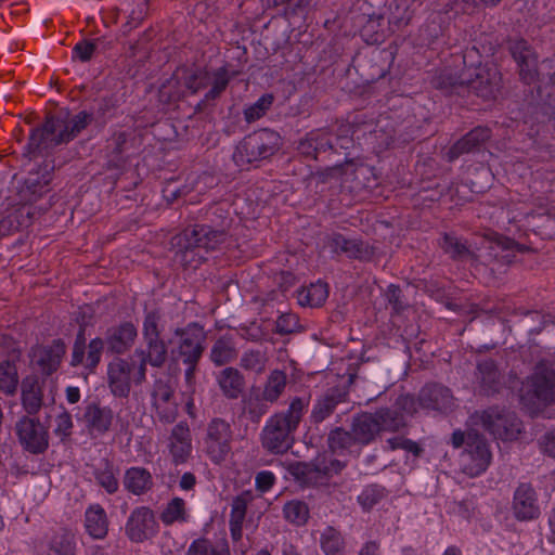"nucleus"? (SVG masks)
<instances>
[{"label":"nucleus","mask_w":555,"mask_h":555,"mask_svg":"<svg viewBox=\"0 0 555 555\" xmlns=\"http://www.w3.org/2000/svg\"><path fill=\"white\" fill-rule=\"evenodd\" d=\"M93 116L81 111L70 118L49 115L41 127L31 130L27 144L30 157L44 155L52 147L76 138L92 121Z\"/></svg>","instance_id":"obj_1"},{"label":"nucleus","mask_w":555,"mask_h":555,"mask_svg":"<svg viewBox=\"0 0 555 555\" xmlns=\"http://www.w3.org/2000/svg\"><path fill=\"white\" fill-rule=\"evenodd\" d=\"M308 404V399L296 397L291 401L287 411L275 413L267 421L260 434L261 447L267 452L281 455L292 449L295 431Z\"/></svg>","instance_id":"obj_2"},{"label":"nucleus","mask_w":555,"mask_h":555,"mask_svg":"<svg viewBox=\"0 0 555 555\" xmlns=\"http://www.w3.org/2000/svg\"><path fill=\"white\" fill-rule=\"evenodd\" d=\"M228 233L225 228L214 229L208 224H195L183 230L177 236L180 262L186 267L196 268L204 259L201 250H214L225 243Z\"/></svg>","instance_id":"obj_3"},{"label":"nucleus","mask_w":555,"mask_h":555,"mask_svg":"<svg viewBox=\"0 0 555 555\" xmlns=\"http://www.w3.org/2000/svg\"><path fill=\"white\" fill-rule=\"evenodd\" d=\"M162 313L158 310L147 311L144 315L142 336L145 348L135 349L134 356L140 359L133 379L137 385L142 384L146 378V365L162 367L168 356V347L160 338Z\"/></svg>","instance_id":"obj_4"},{"label":"nucleus","mask_w":555,"mask_h":555,"mask_svg":"<svg viewBox=\"0 0 555 555\" xmlns=\"http://www.w3.org/2000/svg\"><path fill=\"white\" fill-rule=\"evenodd\" d=\"M451 442L455 449H462L459 457L462 473L469 477H477L487 470L492 460V453L483 435L475 429L455 430L452 434Z\"/></svg>","instance_id":"obj_5"},{"label":"nucleus","mask_w":555,"mask_h":555,"mask_svg":"<svg viewBox=\"0 0 555 555\" xmlns=\"http://www.w3.org/2000/svg\"><path fill=\"white\" fill-rule=\"evenodd\" d=\"M175 335L180 337L177 356L186 365L185 380L188 384H192L205 350L203 328L197 323H191L184 328H176Z\"/></svg>","instance_id":"obj_6"},{"label":"nucleus","mask_w":555,"mask_h":555,"mask_svg":"<svg viewBox=\"0 0 555 555\" xmlns=\"http://www.w3.org/2000/svg\"><path fill=\"white\" fill-rule=\"evenodd\" d=\"M345 464L325 454L318 455L310 462H295L289 464V475L301 486L310 487L323 482L326 478L343 470Z\"/></svg>","instance_id":"obj_7"},{"label":"nucleus","mask_w":555,"mask_h":555,"mask_svg":"<svg viewBox=\"0 0 555 555\" xmlns=\"http://www.w3.org/2000/svg\"><path fill=\"white\" fill-rule=\"evenodd\" d=\"M233 429L231 424L214 417L206 426L203 438L204 452L215 464L223 463L232 452Z\"/></svg>","instance_id":"obj_8"},{"label":"nucleus","mask_w":555,"mask_h":555,"mask_svg":"<svg viewBox=\"0 0 555 555\" xmlns=\"http://www.w3.org/2000/svg\"><path fill=\"white\" fill-rule=\"evenodd\" d=\"M14 431L23 450L30 454H43L49 449V427L36 416L23 415L14 425Z\"/></svg>","instance_id":"obj_9"},{"label":"nucleus","mask_w":555,"mask_h":555,"mask_svg":"<svg viewBox=\"0 0 555 555\" xmlns=\"http://www.w3.org/2000/svg\"><path fill=\"white\" fill-rule=\"evenodd\" d=\"M479 420L486 430L494 438L502 440H513L521 431V422L511 412L500 410L499 408H489L482 411Z\"/></svg>","instance_id":"obj_10"},{"label":"nucleus","mask_w":555,"mask_h":555,"mask_svg":"<svg viewBox=\"0 0 555 555\" xmlns=\"http://www.w3.org/2000/svg\"><path fill=\"white\" fill-rule=\"evenodd\" d=\"M280 141L278 132L262 129L245 138L240 152L246 156L248 163L266 159L280 150Z\"/></svg>","instance_id":"obj_11"},{"label":"nucleus","mask_w":555,"mask_h":555,"mask_svg":"<svg viewBox=\"0 0 555 555\" xmlns=\"http://www.w3.org/2000/svg\"><path fill=\"white\" fill-rule=\"evenodd\" d=\"M85 333V325H80L73 346L70 365H85L86 369L93 372L101 362L106 344L104 338L95 337L87 346Z\"/></svg>","instance_id":"obj_12"},{"label":"nucleus","mask_w":555,"mask_h":555,"mask_svg":"<svg viewBox=\"0 0 555 555\" xmlns=\"http://www.w3.org/2000/svg\"><path fill=\"white\" fill-rule=\"evenodd\" d=\"M157 530L158 524L155 514L147 506L135 507L125 526L126 535L134 543H142L151 539Z\"/></svg>","instance_id":"obj_13"},{"label":"nucleus","mask_w":555,"mask_h":555,"mask_svg":"<svg viewBox=\"0 0 555 555\" xmlns=\"http://www.w3.org/2000/svg\"><path fill=\"white\" fill-rule=\"evenodd\" d=\"M526 395L544 404L555 402V371L544 364L537 365L526 383Z\"/></svg>","instance_id":"obj_14"},{"label":"nucleus","mask_w":555,"mask_h":555,"mask_svg":"<svg viewBox=\"0 0 555 555\" xmlns=\"http://www.w3.org/2000/svg\"><path fill=\"white\" fill-rule=\"evenodd\" d=\"M138 365L124 358H115L107 365V384L116 398H127L134 382L133 373Z\"/></svg>","instance_id":"obj_15"},{"label":"nucleus","mask_w":555,"mask_h":555,"mask_svg":"<svg viewBox=\"0 0 555 555\" xmlns=\"http://www.w3.org/2000/svg\"><path fill=\"white\" fill-rule=\"evenodd\" d=\"M296 151L306 159L319 160L327 152H335L333 135L327 128H318L300 138Z\"/></svg>","instance_id":"obj_16"},{"label":"nucleus","mask_w":555,"mask_h":555,"mask_svg":"<svg viewBox=\"0 0 555 555\" xmlns=\"http://www.w3.org/2000/svg\"><path fill=\"white\" fill-rule=\"evenodd\" d=\"M502 77L494 67L479 66L476 68L475 77H466V94L474 93L483 100L495 99L501 89Z\"/></svg>","instance_id":"obj_17"},{"label":"nucleus","mask_w":555,"mask_h":555,"mask_svg":"<svg viewBox=\"0 0 555 555\" xmlns=\"http://www.w3.org/2000/svg\"><path fill=\"white\" fill-rule=\"evenodd\" d=\"M152 405L158 420L166 424L176 421L179 412L172 387L163 379H157L153 385Z\"/></svg>","instance_id":"obj_18"},{"label":"nucleus","mask_w":555,"mask_h":555,"mask_svg":"<svg viewBox=\"0 0 555 555\" xmlns=\"http://www.w3.org/2000/svg\"><path fill=\"white\" fill-rule=\"evenodd\" d=\"M137 337L138 330L130 321H124L108 327L104 336L107 352L113 354L126 353L132 348Z\"/></svg>","instance_id":"obj_19"},{"label":"nucleus","mask_w":555,"mask_h":555,"mask_svg":"<svg viewBox=\"0 0 555 555\" xmlns=\"http://www.w3.org/2000/svg\"><path fill=\"white\" fill-rule=\"evenodd\" d=\"M513 513L517 520L529 521L540 516V506L535 490L529 483L517 487L513 499Z\"/></svg>","instance_id":"obj_20"},{"label":"nucleus","mask_w":555,"mask_h":555,"mask_svg":"<svg viewBox=\"0 0 555 555\" xmlns=\"http://www.w3.org/2000/svg\"><path fill=\"white\" fill-rule=\"evenodd\" d=\"M348 401V391L343 387H332L321 395L314 402L310 421L320 424L330 417L340 403Z\"/></svg>","instance_id":"obj_21"},{"label":"nucleus","mask_w":555,"mask_h":555,"mask_svg":"<svg viewBox=\"0 0 555 555\" xmlns=\"http://www.w3.org/2000/svg\"><path fill=\"white\" fill-rule=\"evenodd\" d=\"M475 378L479 391L487 396L499 392L503 386L502 373L494 360L489 358L478 361Z\"/></svg>","instance_id":"obj_22"},{"label":"nucleus","mask_w":555,"mask_h":555,"mask_svg":"<svg viewBox=\"0 0 555 555\" xmlns=\"http://www.w3.org/2000/svg\"><path fill=\"white\" fill-rule=\"evenodd\" d=\"M66 353V345L62 339H54L48 346L39 347L34 357L41 373L49 376L55 373Z\"/></svg>","instance_id":"obj_23"},{"label":"nucleus","mask_w":555,"mask_h":555,"mask_svg":"<svg viewBox=\"0 0 555 555\" xmlns=\"http://www.w3.org/2000/svg\"><path fill=\"white\" fill-rule=\"evenodd\" d=\"M52 171L53 166L46 164L39 170L29 172L20 192L21 197L28 203H33L49 192Z\"/></svg>","instance_id":"obj_24"},{"label":"nucleus","mask_w":555,"mask_h":555,"mask_svg":"<svg viewBox=\"0 0 555 555\" xmlns=\"http://www.w3.org/2000/svg\"><path fill=\"white\" fill-rule=\"evenodd\" d=\"M168 448L176 465L183 464L189 460L192 452V438L185 422L178 423L171 429Z\"/></svg>","instance_id":"obj_25"},{"label":"nucleus","mask_w":555,"mask_h":555,"mask_svg":"<svg viewBox=\"0 0 555 555\" xmlns=\"http://www.w3.org/2000/svg\"><path fill=\"white\" fill-rule=\"evenodd\" d=\"M114 420L113 410L91 402L85 408L82 421L90 435H104L109 431Z\"/></svg>","instance_id":"obj_26"},{"label":"nucleus","mask_w":555,"mask_h":555,"mask_svg":"<svg viewBox=\"0 0 555 555\" xmlns=\"http://www.w3.org/2000/svg\"><path fill=\"white\" fill-rule=\"evenodd\" d=\"M490 137L491 130L488 127H475L449 149L447 152L448 160L453 162L463 154L478 151Z\"/></svg>","instance_id":"obj_27"},{"label":"nucleus","mask_w":555,"mask_h":555,"mask_svg":"<svg viewBox=\"0 0 555 555\" xmlns=\"http://www.w3.org/2000/svg\"><path fill=\"white\" fill-rule=\"evenodd\" d=\"M418 404L425 409L447 411L453 405V396L443 385L427 384L420 391Z\"/></svg>","instance_id":"obj_28"},{"label":"nucleus","mask_w":555,"mask_h":555,"mask_svg":"<svg viewBox=\"0 0 555 555\" xmlns=\"http://www.w3.org/2000/svg\"><path fill=\"white\" fill-rule=\"evenodd\" d=\"M22 405L29 416H36L43 404L42 387L36 376H27L21 385Z\"/></svg>","instance_id":"obj_29"},{"label":"nucleus","mask_w":555,"mask_h":555,"mask_svg":"<svg viewBox=\"0 0 555 555\" xmlns=\"http://www.w3.org/2000/svg\"><path fill=\"white\" fill-rule=\"evenodd\" d=\"M351 430L358 444L366 446L379 434L378 424L373 413L363 412L353 417Z\"/></svg>","instance_id":"obj_30"},{"label":"nucleus","mask_w":555,"mask_h":555,"mask_svg":"<svg viewBox=\"0 0 555 555\" xmlns=\"http://www.w3.org/2000/svg\"><path fill=\"white\" fill-rule=\"evenodd\" d=\"M331 247L336 254H344L354 259H366L372 255L370 246L366 243L356 238H347L343 234L333 235Z\"/></svg>","instance_id":"obj_31"},{"label":"nucleus","mask_w":555,"mask_h":555,"mask_svg":"<svg viewBox=\"0 0 555 555\" xmlns=\"http://www.w3.org/2000/svg\"><path fill=\"white\" fill-rule=\"evenodd\" d=\"M217 382L223 396L228 399H237L245 388V378L235 367L228 366L219 372Z\"/></svg>","instance_id":"obj_32"},{"label":"nucleus","mask_w":555,"mask_h":555,"mask_svg":"<svg viewBox=\"0 0 555 555\" xmlns=\"http://www.w3.org/2000/svg\"><path fill=\"white\" fill-rule=\"evenodd\" d=\"M124 487L134 495L145 494L153 488V477L144 467H130L125 472Z\"/></svg>","instance_id":"obj_33"},{"label":"nucleus","mask_w":555,"mask_h":555,"mask_svg":"<svg viewBox=\"0 0 555 555\" xmlns=\"http://www.w3.org/2000/svg\"><path fill=\"white\" fill-rule=\"evenodd\" d=\"M238 351L231 337H219L211 346L209 359L216 366H223L235 361Z\"/></svg>","instance_id":"obj_34"},{"label":"nucleus","mask_w":555,"mask_h":555,"mask_svg":"<svg viewBox=\"0 0 555 555\" xmlns=\"http://www.w3.org/2000/svg\"><path fill=\"white\" fill-rule=\"evenodd\" d=\"M185 555H230V546L225 537L216 541L202 537L192 541Z\"/></svg>","instance_id":"obj_35"},{"label":"nucleus","mask_w":555,"mask_h":555,"mask_svg":"<svg viewBox=\"0 0 555 555\" xmlns=\"http://www.w3.org/2000/svg\"><path fill=\"white\" fill-rule=\"evenodd\" d=\"M85 527L94 539H104L108 531V519L101 505H92L86 511Z\"/></svg>","instance_id":"obj_36"},{"label":"nucleus","mask_w":555,"mask_h":555,"mask_svg":"<svg viewBox=\"0 0 555 555\" xmlns=\"http://www.w3.org/2000/svg\"><path fill=\"white\" fill-rule=\"evenodd\" d=\"M48 547L53 555H75V534L66 528H59L49 538Z\"/></svg>","instance_id":"obj_37"},{"label":"nucleus","mask_w":555,"mask_h":555,"mask_svg":"<svg viewBox=\"0 0 555 555\" xmlns=\"http://www.w3.org/2000/svg\"><path fill=\"white\" fill-rule=\"evenodd\" d=\"M433 86L440 90L444 95L457 94L464 96L466 94V77L461 75L456 77L448 70L441 72L433 79Z\"/></svg>","instance_id":"obj_38"},{"label":"nucleus","mask_w":555,"mask_h":555,"mask_svg":"<svg viewBox=\"0 0 555 555\" xmlns=\"http://www.w3.org/2000/svg\"><path fill=\"white\" fill-rule=\"evenodd\" d=\"M93 476L96 483L108 494H114L118 491L117 469L108 459H104L100 466L94 468Z\"/></svg>","instance_id":"obj_39"},{"label":"nucleus","mask_w":555,"mask_h":555,"mask_svg":"<svg viewBox=\"0 0 555 555\" xmlns=\"http://www.w3.org/2000/svg\"><path fill=\"white\" fill-rule=\"evenodd\" d=\"M287 385V375L284 371L273 370L267 377L261 396L269 403L276 402L283 395Z\"/></svg>","instance_id":"obj_40"},{"label":"nucleus","mask_w":555,"mask_h":555,"mask_svg":"<svg viewBox=\"0 0 555 555\" xmlns=\"http://www.w3.org/2000/svg\"><path fill=\"white\" fill-rule=\"evenodd\" d=\"M320 546L325 555H346V541L341 532L332 526L321 533Z\"/></svg>","instance_id":"obj_41"},{"label":"nucleus","mask_w":555,"mask_h":555,"mask_svg":"<svg viewBox=\"0 0 555 555\" xmlns=\"http://www.w3.org/2000/svg\"><path fill=\"white\" fill-rule=\"evenodd\" d=\"M328 297V287L324 282H317L298 292V302L301 306L320 307Z\"/></svg>","instance_id":"obj_42"},{"label":"nucleus","mask_w":555,"mask_h":555,"mask_svg":"<svg viewBox=\"0 0 555 555\" xmlns=\"http://www.w3.org/2000/svg\"><path fill=\"white\" fill-rule=\"evenodd\" d=\"M380 431H399L405 426L402 413L390 408H383L373 413Z\"/></svg>","instance_id":"obj_43"},{"label":"nucleus","mask_w":555,"mask_h":555,"mask_svg":"<svg viewBox=\"0 0 555 555\" xmlns=\"http://www.w3.org/2000/svg\"><path fill=\"white\" fill-rule=\"evenodd\" d=\"M159 518L166 526L186 521L188 513L184 500L178 496L170 500L160 513Z\"/></svg>","instance_id":"obj_44"},{"label":"nucleus","mask_w":555,"mask_h":555,"mask_svg":"<svg viewBox=\"0 0 555 555\" xmlns=\"http://www.w3.org/2000/svg\"><path fill=\"white\" fill-rule=\"evenodd\" d=\"M439 245L446 254L450 255V257L453 260H463L465 258H475V254L469 250L467 245L452 234L446 233L442 236Z\"/></svg>","instance_id":"obj_45"},{"label":"nucleus","mask_w":555,"mask_h":555,"mask_svg":"<svg viewBox=\"0 0 555 555\" xmlns=\"http://www.w3.org/2000/svg\"><path fill=\"white\" fill-rule=\"evenodd\" d=\"M327 444L332 452L340 453L358 444L352 430H346L343 427H335L328 433Z\"/></svg>","instance_id":"obj_46"},{"label":"nucleus","mask_w":555,"mask_h":555,"mask_svg":"<svg viewBox=\"0 0 555 555\" xmlns=\"http://www.w3.org/2000/svg\"><path fill=\"white\" fill-rule=\"evenodd\" d=\"M18 386V374L13 361L0 362V390L8 396L15 395Z\"/></svg>","instance_id":"obj_47"},{"label":"nucleus","mask_w":555,"mask_h":555,"mask_svg":"<svg viewBox=\"0 0 555 555\" xmlns=\"http://www.w3.org/2000/svg\"><path fill=\"white\" fill-rule=\"evenodd\" d=\"M283 515L288 522L295 526H304L309 519L310 511L306 502L292 500L284 504Z\"/></svg>","instance_id":"obj_48"},{"label":"nucleus","mask_w":555,"mask_h":555,"mask_svg":"<svg viewBox=\"0 0 555 555\" xmlns=\"http://www.w3.org/2000/svg\"><path fill=\"white\" fill-rule=\"evenodd\" d=\"M230 82V76L224 67L218 68L212 75L210 90L205 94L204 99L198 103V107L205 106L208 102L218 99L227 89Z\"/></svg>","instance_id":"obj_49"},{"label":"nucleus","mask_w":555,"mask_h":555,"mask_svg":"<svg viewBox=\"0 0 555 555\" xmlns=\"http://www.w3.org/2000/svg\"><path fill=\"white\" fill-rule=\"evenodd\" d=\"M269 401L264 400L261 395H250L243 401V412L253 423H258L269 411Z\"/></svg>","instance_id":"obj_50"},{"label":"nucleus","mask_w":555,"mask_h":555,"mask_svg":"<svg viewBox=\"0 0 555 555\" xmlns=\"http://www.w3.org/2000/svg\"><path fill=\"white\" fill-rule=\"evenodd\" d=\"M7 220L12 222V233L22 228H27L31 224L34 211L31 206L27 204L20 205L13 210L9 211L5 216Z\"/></svg>","instance_id":"obj_51"},{"label":"nucleus","mask_w":555,"mask_h":555,"mask_svg":"<svg viewBox=\"0 0 555 555\" xmlns=\"http://www.w3.org/2000/svg\"><path fill=\"white\" fill-rule=\"evenodd\" d=\"M74 423L72 414L68 411H63L56 415L54 420L53 434L60 439L62 443L70 440L73 435Z\"/></svg>","instance_id":"obj_52"},{"label":"nucleus","mask_w":555,"mask_h":555,"mask_svg":"<svg viewBox=\"0 0 555 555\" xmlns=\"http://www.w3.org/2000/svg\"><path fill=\"white\" fill-rule=\"evenodd\" d=\"M251 500L248 492L242 493L233 499L229 524L243 525L247 512V505Z\"/></svg>","instance_id":"obj_53"},{"label":"nucleus","mask_w":555,"mask_h":555,"mask_svg":"<svg viewBox=\"0 0 555 555\" xmlns=\"http://www.w3.org/2000/svg\"><path fill=\"white\" fill-rule=\"evenodd\" d=\"M240 364L247 371H254L260 374L266 369L267 358L264 353L259 350H249L243 353Z\"/></svg>","instance_id":"obj_54"},{"label":"nucleus","mask_w":555,"mask_h":555,"mask_svg":"<svg viewBox=\"0 0 555 555\" xmlns=\"http://www.w3.org/2000/svg\"><path fill=\"white\" fill-rule=\"evenodd\" d=\"M273 103V95L263 94L257 102L248 106L244 111L245 120L247 122H254L266 115L267 111Z\"/></svg>","instance_id":"obj_55"},{"label":"nucleus","mask_w":555,"mask_h":555,"mask_svg":"<svg viewBox=\"0 0 555 555\" xmlns=\"http://www.w3.org/2000/svg\"><path fill=\"white\" fill-rule=\"evenodd\" d=\"M385 496V489L377 485H370L364 488L361 494L358 496L359 504L365 511H370L376 504H378Z\"/></svg>","instance_id":"obj_56"},{"label":"nucleus","mask_w":555,"mask_h":555,"mask_svg":"<svg viewBox=\"0 0 555 555\" xmlns=\"http://www.w3.org/2000/svg\"><path fill=\"white\" fill-rule=\"evenodd\" d=\"M386 443L388 450L395 451L397 449H402L412 453L416 457L421 456L424 451L417 442L400 436L389 438Z\"/></svg>","instance_id":"obj_57"},{"label":"nucleus","mask_w":555,"mask_h":555,"mask_svg":"<svg viewBox=\"0 0 555 555\" xmlns=\"http://www.w3.org/2000/svg\"><path fill=\"white\" fill-rule=\"evenodd\" d=\"M130 134L125 131L115 132L108 140V149L117 160L129 150Z\"/></svg>","instance_id":"obj_58"},{"label":"nucleus","mask_w":555,"mask_h":555,"mask_svg":"<svg viewBox=\"0 0 555 555\" xmlns=\"http://www.w3.org/2000/svg\"><path fill=\"white\" fill-rule=\"evenodd\" d=\"M299 327V319L295 313H283L275 322V333L280 335L295 333Z\"/></svg>","instance_id":"obj_59"},{"label":"nucleus","mask_w":555,"mask_h":555,"mask_svg":"<svg viewBox=\"0 0 555 555\" xmlns=\"http://www.w3.org/2000/svg\"><path fill=\"white\" fill-rule=\"evenodd\" d=\"M511 53H512L513 59L517 63V66L527 62V60H531L532 57L537 56L533 49L524 39L516 40L511 46Z\"/></svg>","instance_id":"obj_60"},{"label":"nucleus","mask_w":555,"mask_h":555,"mask_svg":"<svg viewBox=\"0 0 555 555\" xmlns=\"http://www.w3.org/2000/svg\"><path fill=\"white\" fill-rule=\"evenodd\" d=\"M518 74L520 80L526 85H532L539 79L538 72V57L534 56L531 60L518 65Z\"/></svg>","instance_id":"obj_61"},{"label":"nucleus","mask_w":555,"mask_h":555,"mask_svg":"<svg viewBox=\"0 0 555 555\" xmlns=\"http://www.w3.org/2000/svg\"><path fill=\"white\" fill-rule=\"evenodd\" d=\"M209 82V75L207 72L196 70L185 78L184 86L191 91V93L195 94L199 90L206 88Z\"/></svg>","instance_id":"obj_62"},{"label":"nucleus","mask_w":555,"mask_h":555,"mask_svg":"<svg viewBox=\"0 0 555 555\" xmlns=\"http://www.w3.org/2000/svg\"><path fill=\"white\" fill-rule=\"evenodd\" d=\"M99 41L100 39H95L94 41L82 40L78 42L73 48V57L78 59L81 62L90 61Z\"/></svg>","instance_id":"obj_63"},{"label":"nucleus","mask_w":555,"mask_h":555,"mask_svg":"<svg viewBox=\"0 0 555 555\" xmlns=\"http://www.w3.org/2000/svg\"><path fill=\"white\" fill-rule=\"evenodd\" d=\"M147 13V0H134L133 9L131 10L128 21L125 27H129V29L137 27L145 17Z\"/></svg>","instance_id":"obj_64"}]
</instances>
